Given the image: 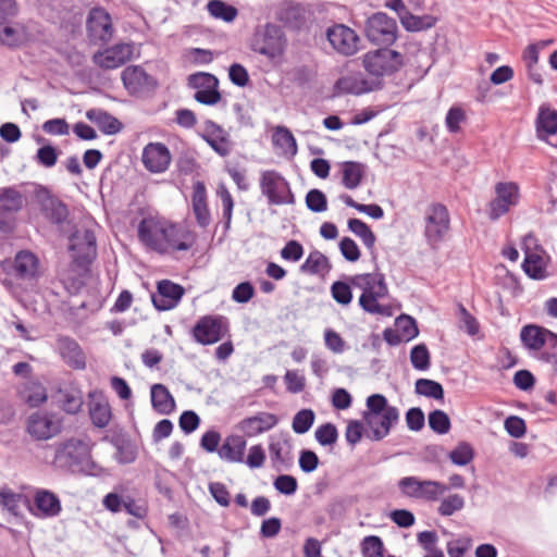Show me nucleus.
Returning a JSON list of instances; mask_svg holds the SVG:
<instances>
[{
    "instance_id": "obj_59",
    "label": "nucleus",
    "mask_w": 557,
    "mask_h": 557,
    "mask_svg": "<svg viewBox=\"0 0 557 557\" xmlns=\"http://www.w3.org/2000/svg\"><path fill=\"white\" fill-rule=\"evenodd\" d=\"M286 443L281 441L271 442L269 445L270 457L274 465H288L290 461L289 451L285 450Z\"/></svg>"
},
{
    "instance_id": "obj_32",
    "label": "nucleus",
    "mask_w": 557,
    "mask_h": 557,
    "mask_svg": "<svg viewBox=\"0 0 557 557\" xmlns=\"http://www.w3.org/2000/svg\"><path fill=\"white\" fill-rule=\"evenodd\" d=\"M536 134L540 139L557 133V111L547 104H542L535 121Z\"/></svg>"
},
{
    "instance_id": "obj_34",
    "label": "nucleus",
    "mask_w": 557,
    "mask_h": 557,
    "mask_svg": "<svg viewBox=\"0 0 557 557\" xmlns=\"http://www.w3.org/2000/svg\"><path fill=\"white\" fill-rule=\"evenodd\" d=\"M151 405L160 414H170L175 409V400L169 388L157 383L151 386Z\"/></svg>"
},
{
    "instance_id": "obj_51",
    "label": "nucleus",
    "mask_w": 557,
    "mask_h": 557,
    "mask_svg": "<svg viewBox=\"0 0 557 557\" xmlns=\"http://www.w3.org/2000/svg\"><path fill=\"white\" fill-rule=\"evenodd\" d=\"M429 426L437 434L449 432L451 423L448 414L443 410L436 409L429 413Z\"/></svg>"
},
{
    "instance_id": "obj_43",
    "label": "nucleus",
    "mask_w": 557,
    "mask_h": 557,
    "mask_svg": "<svg viewBox=\"0 0 557 557\" xmlns=\"http://www.w3.org/2000/svg\"><path fill=\"white\" fill-rule=\"evenodd\" d=\"M367 410L363 412L362 418L367 424L374 423L373 418H379V414L392 408L388 405L387 398L382 394H372L367 398Z\"/></svg>"
},
{
    "instance_id": "obj_53",
    "label": "nucleus",
    "mask_w": 557,
    "mask_h": 557,
    "mask_svg": "<svg viewBox=\"0 0 557 557\" xmlns=\"http://www.w3.org/2000/svg\"><path fill=\"white\" fill-rule=\"evenodd\" d=\"M410 361L414 369L425 371L430 368V352L424 344L416 345L410 351Z\"/></svg>"
},
{
    "instance_id": "obj_50",
    "label": "nucleus",
    "mask_w": 557,
    "mask_h": 557,
    "mask_svg": "<svg viewBox=\"0 0 557 557\" xmlns=\"http://www.w3.org/2000/svg\"><path fill=\"white\" fill-rule=\"evenodd\" d=\"M396 329L400 335L405 338V342H409L416 338L419 334L416 320L407 314L399 315L396 321Z\"/></svg>"
},
{
    "instance_id": "obj_16",
    "label": "nucleus",
    "mask_w": 557,
    "mask_h": 557,
    "mask_svg": "<svg viewBox=\"0 0 557 557\" xmlns=\"http://www.w3.org/2000/svg\"><path fill=\"white\" fill-rule=\"evenodd\" d=\"M326 37L332 47L341 54L352 55L358 51V35L344 24H335L329 27Z\"/></svg>"
},
{
    "instance_id": "obj_8",
    "label": "nucleus",
    "mask_w": 557,
    "mask_h": 557,
    "mask_svg": "<svg viewBox=\"0 0 557 557\" xmlns=\"http://www.w3.org/2000/svg\"><path fill=\"white\" fill-rule=\"evenodd\" d=\"M171 231L170 222L157 216L144 218L137 227L139 242L149 250L158 253H165V236Z\"/></svg>"
},
{
    "instance_id": "obj_28",
    "label": "nucleus",
    "mask_w": 557,
    "mask_h": 557,
    "mask_svg": "<svg viewBox=\"0 0 557 557\" xmlns=\"http://www.w3.org/2000/svg\"><path fill=\"white\" fill-rule=\"evenodd\" d=\"M399 420V410L396 407L388 408L379 414V418H373L374 423L368 424L371 430L370 438L372 441H382L385 438L392 428Z\"/></svg>"
},
{
    "instance_id": "obj_6",
    "label": "nucleus",
    "mask_w": 557,
    "mask_h": 557,
    "mask_svg": "<svg viewBox=\"0 0 557 557\" xmlns=\"http://www.w3.org/2000/svg\"><path fill=\"white\" fill-rule=\"evenodd\" d=\"M363 67L372 76L371 78H381L383 76L396 73L404 64L401 53L388 49H377L369 51L363 55Z\"/></svg>"
},
{
    "instance_id": "obj_33",
    "label": "nucleus",
    "mask_w": 557,
    "mask_h": 557,
    "mask_svg": "<svg viewBox=\"0 0 557 557\" xmlns=\"http://www.w3.org/2000/svg\"><path fill=\"white\" fill-rule=\"evenodd\" d=\"M86 117L94 122L106 135H114L122 131L123 124L112 114L102 109H90Z\"/></svg>"
},
{
    "instance_id": "obj_27",
    "label": "nucleus",
    "mask_w": 557,
    "mask_h": 557,
    "mask_svg": "<svg viewBox=\"0 0 557 557\" xmlns=\"http://www.w3.org/2000/svg\"><path fill=\"white\" fill-rule=\"evenodd\" d=\"M170 228L165 236V253L170 250L187 251L194 246L196 242L194 233L173 223H170Z\"/></svg>"
},
{
    "instance_id": "obj_57",
    "label": "nucleus",
    "mask_w": 557,
    "mask_h": 557,
    "mask_svg": "<svg viewBox=\"0 0 557 557\" xmlns=\"http://www.w3.org/2000/svg\"><path fill=\"white\" fill-rule=\"evenodd\" d=\"M306 205L312 212H323L327 209V199L320 189H311L306 195Z\"/></svg>"
},
{
    "instance_id": "obj_20",
    "label": "nucleus",
    "mask_w": 557,
    "mask_h": 557,
    "mask_svg": "<svg viewBox=\"0 0 557 557\" xmlns=\"http://www.w3.org/2000/svg\"><path fill=\"white\" fill-rule=\"evenodd\" d=\"M121 78L131 95H143L156 86V81L141 66L129 65L122 71Z\"/></svg>"
},
{
    "instance_id": "obj_47",
    "label": "nucleus",
    "mask_w": 557,
    "mask_h": 557,
    "mask_svg": "<svg viewBox=\"0 0 557 557\" xmlns=\"http://www.w3.org/2000/svg\"><path fill=\"white\" fill-rule=\"evenodd\" d=\"M416 393L436 400L444 399V388L442 384L430 379H419L416 382Z\"/></svg>"
},
{
    "instance_id": "obj_63",
    "label": "nucleus",
    "mask_w": 557,
    "mask_h": 557,
    "mask_svg": "<svg viewBox=\"0 0 557 557\" xmlns=\"http://www.w3.org/2000/svg\"><path fill=\"white\" fill-rule=\"evenodd\" d=\"M200 424L199 416L193 410H186L182 412L178 419V425L181 430L186 433H193Z\"/></svg>"
},
{
    "instance_id": "obj_15",
    "label": "nucleus",
    "mask_w": 557,
    "mask_h": 557,
    "mask_svg": "<svg viewBox=\"0 0 557 557\" xmlns=\"http://www.w3.org/2000/svg\"><path fill=\"white\" fill-rule=\"evenodd\" d=\"M383 87L381 78H367L361 73L346 75L338 78L335 83L337 94L362 95L379 90Z\"/></svg>"
},
{
    "instance_id": "obj_22",
    "label": "nucleus",
    "mask_w": 557,
    "mask_h": 557,
    "mask_svg": "<svg viewBox=\"0 0 557 557\" xmlns=\"http://www.w3.org/2000/svg\"><path fill=\"white\" fill-rule=\"evenodd\" d=\"M184 292L180 284L163 280L158 283L157 294L152 295L151 300L157 310H171L177 306Z\"/></svg>"
},
{
    "instance_id": "obj_2",
    "label": "nucleus",
    "mask_w": 557,
    "mask_h": 557,
    "mask_svg": "<svg viewBox=\"0 0 557 557\" xmlns=\"http://www.w3.org/2000/svg\"><path fill=\"white\" fill-rule=\"evenodd\" d=\"M350 284L362 290L359 297V306L368 313L389 315V309L377 302L388 295L385 276L382 273H363L354 275Z\"/></svg>"
},
{
    "instance_id": "obj_9",
    "label": "nucleus",
    "mask_w": 557,
    "mask_h": 557,
    "mask_svg": "<svg viewBox=\"0 0 557 557\" xmlns=\"http://www.w3.org/2000/svg\"><path fill=\"white\" fill-rule=\"evenodd\" d=\"M260 189L269 205H294L295 196L289 183L276 171H264L260 177Z\"/></svg>"
},
{
    "instance_id": "obj_5",
    "label": "nucleus",
    "mask_w": 557,
    "mask_h": 557,
    "mask_svg": "<svg viewBox=\"0 0 557 557\" xmlns=\"http://www.w3.org/2000/svg\"><path fill=\"white\" fill-rule=\"evenodd\" d=\"M450 227V216L446 206L431 203L424 215V237L432 249H437Z\"/></svg>"
},
{
    "instance_id": "obj_42",
    "label": "nucleus",
    "mask_w": 557,
    "mask_h": 557,
    "mask_svg": "<svg viewBox=\"0 0 557 557\" xmlns=\"http://www.w3.org/2000/svg\"><path fill=\"white\" fill-rule=\"evenodd\" d=\"M522 270L532 280H544L547 277L546 264L539 252L524 256Z\"/></svg>"
},
{
    "instance_id": "obj_61",
    "label": "nucleus",
    "mask_w": 557,
    "mask_h": 557,
    "mask_svg": "<svg viewBox=\"0 0 557 557\" xmlns=\"http://www.w3.org/2000/svg\"><path fill=\"white\" fill-rule=\"evenodd\" d=\"M273 485L278 493L284 495H293L298 488V482L296 478L289 474L278 475L274 480Z\"/></svg>"
},
{
    "instance_id": "obj_12",
    "label": "nucleus",
    "mask_w": 557,
    "mask_h": 557,
    "mask_svg": "<svg viewBox=\"0 0 557 557\" xmlns=\"http://www.w3.org/2000/svg\"><path fill=\"white\" fill-rule=\"evenodd\" d=\"M87 36L92 44H107L113 36V25L109 12L102 7L89 10L86 20Z\"/></svg>"
},
{
    "instance_id": "obj_3",
    "label": "nucleus",
    "mask_w": 557,
    "mask_h": 557,
    "mask_svg": "<svg viewBox=\"0 0 557 557\" xmlns=\"http://www.w3.org/2000/svg\"><path fill=\"white\" fill-rule=\"evenodd\" d=\"M286 45L287 40L282 27L273 23H267L255 29L250 49L273 61L284 54Z\"/></svg>"
},
{
    "instance_id": "obj_39",
    "label": "nucleus",
    "mask_w": 557,
    "mask_h": 557,
    "mask_svg": "<svg viewBox=\"0 0 557 557\" xmlns=\"http://www.w3.org/2000/svg\"><path fill=\"white\" fill-rule=\"evenodd\" d=\"M58 392L61 395V407L66 413L76 414L81 411L84 399L83 392L78 387H62Z\"/></svg>"
},
{
    "instance_id": "obj_44",
    "label": "nucleus",
    "mask_w": 557,
    "mask_h": 557,
    "mask_svg": "<svg viewBox=\"0 0 557 557\" xmlns=\"http://www.w3.org/2000/svg\"><path fill=\"white\" fill-rule=\"evenodd\" d=\"M111 442L116 449L115 459L119 463L127 465L136 460L137 448L131 440L114 437Z\"/></svg>"
},
{
    "instance_id": "obj_19",
    "label": "nucleus",
    "mask_w": 557,
    "mask_h": 557,
    "mask_svg": "<svg viewBox=\"0 0 557 557\" xmlns=\"http://www.w3.org/2000/svg\"><path fill=\"white\" fill-rule=\"evenodd\" d=\"M55 348L61 359L74 370L86 369V355L76 339L67 335H59L55 339Z\"/></svg>"
},
{
    "instance_id": "obj_7",
    "label": "nucleus",
    "mask_w": 557,
    "mask_h": 557,
    "mask_svg": "<svg viewBox=\"0 0 557 557\" xmlns=\"http://www.w3.org/2000/svg\"><path fill=\"white\" fill-rule=\"evenodd\" d=\"M230 334V321L222 314H207L198 319L191 329V336L196 343L212 345Z\"/></svg>"
},
{
    "instance_id": "obj_45",
    "label": "nucleus",
    "mask_w": 557,
    "mask_h": 557,
    "mask_svg": "<svg viewBox=\"0 0 557 557\" xmlns=\"http://www.w3.org/2000/svg\"><path fill=\"white\" fill-rule=\"evenodd\" d=\"M207 9L211 16L227 23L233 22L238 14L235 7L222 0H210L207 4Z\"/></svg>"
},
{
    "instance_id": "obj_55",
    "label": "nucleus",
    "mask_w": 557,
    "mask_h": 557,
    "mask_svg": "<svg viewBox=\"0 0 557 557\" xmlns=\"http://www.w3.org/2000/svg\"><path fill=\"white\" fill-rule=\"evenodd\" d=\"M315 440L322 446H331L336 443L338 438V432L336 426L331 423H324L315 430Z\"/></svg>"
},
{
    "instance_id": "obj_48",
    "label": "nucleus",
    "mask_w": 557,
    "mask_h": 557,
    "mask_svg": "<svg viewBox=\"0 0 557 557\" xmlns=\"http://www.w3.org/2000/svg\"><path fill=\"white\" fill-rule=\"evenodd\" d=\"M315 414L312 409H301L293 418L292 429L296 434L307 433L314 423Z\"/></svg>"
},
{
    "instance_id": "obj_38",
    "label": "nucleus",
    "mask_w": 557,
    "mask_h": 557,
    "mask_svg": "<svg viewBox=\"0 0 557 557\" xmlns=\"http://www.w3.org/2000/svg\"><path fill=\"white\" fill-rule=\"evenodd\" d=\"M342 168V184L347 189H356L363 176L366 166L357 161H345L341 164Z\"/></svg>"
},
{
    "instance_id": "obj_52",
    "label": "nucleus",
    "mask_w": 557,
    "mask_h": 557,
    "mask_svg": "<svg viewBox=\"0 0 557 557\" xmlns=\"http://www.w3.org/2000/svg\"><path fill=\"white\" fill-rule=\"evenodd\" d=\"M465 504V498L461 495L451 494L441 502L437 512L443 517H449L463 509Z\"/></svg>"
},
{
    "instance_id": "obj_11",
    "label": "nucleus",
    "mask_w": 557,
    "mask_h": 557,
    "mask_svg": "<svg viewBox=\"0 0 557 557\" xmlns=\"http://www.w3.org/2000/svg\"><path fill=\"white\" fill-rule=\"evenodd\" d=\"M36 199L45 219L55 225L60 232H63L64 225L70 224V211L67 206L57 196L52 195L46 187H41L37 190Z\"/></svg>"
},
{
    "instance_id": "obj_37",
    "label": "nucleus",
    "mask_w": 557,
    "mask_h": 557,
    "mask_svg": "<svg viewBox=\"0 0 557 557\" xmlns=\"http://www.w3.org/2000/svg\"><path fill=\"white\" fill-rule=\"evenodd\" d=\"M547 329L536 325H524L520 331V339L523 346L530 350H540L545 344Z\"/></svg>"
},
{
    "instance_id": "obj_35",
    "label": "nucleus",
    "mask_w": 557,
    "mask_h": 557,
    "mask_svg": "<svg viewBox=\"0 0 557 557\" xmlns=\"http://www.w3.org/2000/svg\"><path fill=\"white\" fill-rule=\"evenodd\" d=\"M25 197L16 187L0 188V211L17 213L24 207Z\"/></svg>"
},
{
    "instance_id": "obj_58",
    "label": "nucleus",
    "mask_w": 557,
    "mask_h": 557,
    "mask_svg": "<svg viewBox=\"0 0 557 557\" xmlns=\"http://www.w3.org/2000/svg\"><path fill=\"white\" fill-rule=\"evenodd\" d=\"M331 294L334 300L343 306H347L351 302V288L350 285L345 282H334L331 286Z\"/></svg>"
},
{
    "instance_id": "obj_64",
    "label": "nucleus",
    "mask_w": 557,
    "mask_h": 557,
    "mask_svg": "<svg viewBox=\"0 0 557 557\" xmlns=\"http://www.w3.org/2000/svg\"><path fill=\"white\" fill-rule=\"evenodd\" d=\"M315 77V72L307 65H300L292 71V81L299 87L310 84Z\"/></svg>"
},
{
    "instance_id": "obj_46",
    "label": "nucleus",
    "mask_w": 557,
    "mask_h": 557,
    "mask_svg": "<svg viewBox=\"0 0 557 557\" xmlns=\"http://www.w3.org/2000/svg\"><path fill=\"white\" fill-rule=\"evenodd\" d=\"M348 228L362 240L368 249L374 248L376 237L367 223L360 219L352 218L348 220Z\"/></svg>"
},
{
    "instance_id": "obj_62",
    "label": "nucleus",
    "mask_w": 557,
    "mask_h": 557,
    "mask_svg": "<svg viewBox=\"0 0 557 557\" xmlns=\"http://www.w3.org/2000/svg\"><path fill=\"white\" fill-rule=\"evenodd\" d=\"M507 433L515 438H521L527 432L525 421L518 416H509L504 423Z\"/></svg>"
},
{
    "instance_id": "obj_18",
    "label": "nucleus",
    "mask_w": 557,
    "mask_h": 557,
    "mask_svg": "<svg viewBox=\"0 0 557 557\" xmlns=\"http://www.w3.org/2000/svg\"><path fill=\"white\" fill-rule=\"evenodd\" d=\"M141 161L147 171L159 174L169 169L172 156L164 144L149 143L143 149Z\"/></svg>"
},
{
    "instance_id": "obj_36",
    "label": "nucleus",
    "mask_w": 557,
    "mask_h": 557,
    "mask_svg": "<svg viewBox=\"0 0 557 557\" xmlns=\"http://www.w3.org/2000/svg\"><path fill=\"white\" fill-rule=\"evenodd\" d=\"M332 269L329 258L319 250H313L309 253L306 261L300 265V272L310 275L327 274Z\"/></svg>"
},
{
    "instance_id": "obj_17",
    "label": "nucleus",
    "mask_w": 557,
    "mask_h": 557,
    "mask_svg": "<svg viewBox=\"0 0 557 557\" xmlns=\"http://www.w3.org/2000/svg\"><path fill=\"white\" fill-rule=\"evenodd\" d=\"M399 486L414 485L412 491H407L406 495L414 498H423L430 502H435L448 491L449 486L446 484L432 481V480H419L416 476H406L399 481Z\"/></svg>"
},
{
    "instance_id": "obj_24",
    "label": "nucleus",
    "mask_w": 557,
    "mask_h": 557,
    "mask_svg": "<svg viewBox=\"0 0 557 557\" xmlns=\"http://www.w3.org/2000/svg\"><path fill=\"white\" fill-rule=\"evenodd\" d=\"M278 423L276 414L261 411L252 417H247L238 423V429L247 437H253L268 432Z\"/></svg>"
},
{
    "instance_id": "obj_10",
    "label": "nucleus",
    "mask_w": 557,
    "mask_h": 557,
    "mask_svg": "<svg viewBox=\"0 0 557 557\" xmlns=\"http://www.w3.org/2000/svg\"><path fill=\"white\" fill-rule=\"evenodd\" d=\"M397 33L396 21L384 12L373 13L364 24L366 37L375 45H393L397 39Z\"/></svg>"
},
{
    "instance_id": "obj_4",
    "label": "nucleus",
    "mask_w": 557,
    "mask_h": 557,
    "mask_svg": "<svg viewBox=\"0 0 557 557\" xmlns=\"http://www.w3.org/2000/svg\"><path fill=\"white\" fill-rule=\"evenodd\" d=\"M69 239V249L73 252L72 267L76 268L81 275H85L97 257L96 235L89 228L76 230Z\"/></svg>"
},
{
    "instance_id": "obj_31",
    "label": "nucleus",
    "mask_w": 557,
    "mask_h": 557,
    "mask_svg": "<svg viewBox=\"0 0 557 557\" xmlns=\"http://www.w3.org/2000/svg\"><path fill=\"white\" fill-rule=\"evenodd\" d=\"M246 444L244 436L228 435L218 450L219 457L228 462H243Z\"/></svg>"
},
{
    "instance_id": "obj_21",
    "label": "nucleus",
    "mask_w": 557,
    "mask_h": 557,
    "mask_svg": "<svg viewBox=\"0 0 557 557\" xmlns=\"http://www.w3.org/2000/svg\"><path fill=\"white\" fill-rule=\"evenodd\" d=\"M133 46L129 44H116L102 52L94 55V62L106 70H113L124 65L132 59Z\"/></svg>"
},
{
    "instance_id": "obj_60",
    "label": "nucleus",
    "mask_w": 557,
    "mask_h": 557,
    "mask_svg": "<svg viewBox=\"0 0 557 557\" xmlns=\"http://www.w3.org/2000/svg\"><path fill=\"white\" fill-rule=\"evenodd\" d=\"M35 160L45 168H52L58 161V149L52 145H45L37 150Z\"/></svg>"
},
{
    "instance_id": "obj_23",
    "label": "nucleus",
    "mask_w": 557,
    "mask_h": 557,
    "mask_svg": "<svg viewBox=\"0 0 557 557\" xmlns=\"http://www.w3.org/2000/svg\"><path fill=\"white\" fill-rule=\"evenodd\" d=\"M27 432L35 440H49L60 432V423L50 414L36 412L28 418Z\"/></svg>"
},
{
    "instance_id": "obj_13",
    "label": "nucleus",
    "mask_w": 557,
    "mask_h": 557,
    "mask_svg": "<svg viewBox=\"0 0 557 557\" xmlns=\"http://www.w3.org/2000/svg\"><path fill=\"white\" fill-rule=\"evenodd\" d=\"M188 86L197 90L194 98L201 104L214 106L221 100L219 79L211 73L198 72L190 74Z\"/></svg>"
},
{
    "instance_id": "obj_56",
    "label": "nucleus",
    "mask_w": 557,
    "mask_h": 557,
    "mask_svg": "<svg viewBox=\"0 0 557 557\" xmlns=\"http://www.w3.org/2000/svg\"><path fill=\"white\" fill-rule=\"evenodd\" d=\"M23 41L22 33L10 25L0 23V42L8 47H18Z\"/></svg>"
},
{
    "instance_id": "obj_1",
    "label": "nucleus",
    "mask_w": 557,
    "mask_h": 557,
    "mask_svg": "<svg viewBox=\"0 0 557 557\" xmlns=\"http://www.w3.org/2000/svg\"><path fill=\"white\" fill-rule=\"evenodd\" d=\"M52 463L57 469L70 473L96 475L100 470V467L91 458V448L88 442L77 437L54 444Z\"/></svg>"
},
{
    "instance_id": "obj_29",
    "label": "nucleus",
    "mask_w": 557,
    "mask_h": 557,
    "mask_svg": "<svg viewBox=\"0 0 557 557\" xmlns=\"http://www.w3.org/2000/svg\"><path fill=\"white\" fill-rule=\"evenodd\" d=\"M89 416L92 424L99 429L106 428L111 420V408L109 403L99 393L90 392Z\"/></svg>"
},
{
    "instance_id": "obj_14",
    "label": "nucleus",
    "mask_w": 557,
    "mask_h": 557,
    "mask_svg": "<svg viewBox=\"0 0 557 557\" xmlns=\"http://www.w3.org/2000/svg\"><path fill=\"white\" fill-rule=\"evenodd\" d=\"M495 193L496 197L488 203V218L492 221L505 215L519 201V188L512 182L497 183Z\"/></svg>"
},
{
    "instance_id": "obj_49",
    "label": "nucleus",
    "mask_w": 557,
    "mask_h": 557,
    "mask_svg": "<svg viewBox=\"0 0 557 557\" xmlns=\"http://www.w3.org/2000/svg\"><path fill=\"white\" fill-rule=\"evenodd\" d=\"M474 458V450L467 442H460L450 453L449 459L456 466H466Z\"/></svg>"
},
{
    "instance_id": "obj_40",
    "label": "nucleus",
    "mask_w": 557,
    "mask_h": 557,
    "mask_svg": "<svg viewBox=\"0 0 557 557\" xmlns=\"http://www.w3.org/2000/svg\"><path fill=\"white\" fill-rule=\"evenodd\" d=\"M35 504L38 510H40L46 517H55L62 509L58 496L46 490H41L36 493Z\"/></svg>"
},
{
    "instance_id": "obj_25",
    "label": "nucleus",
    "mask_w": 557,
    "mask_h": 557,
    "mask_svg": "<svg viewBox=\"0 0 557 557\" xmlns=\"http://www.w3.org/2000/svg\"><path fill=\"white\" fill-rule=\"evenodd\" d=\"M202 138L221 157H227L232 151L228 135L213 121L206 122V134Z\"/></svg>"
},
{
    "instance_id": "obj_54",
    "label": "nucleus",
    "mask_w": 557,
    "mask_h": 557,
    "mask_svg": "<svg viewBox=\"0 0 557 557\" xmlns=\"http://www.w3.org/2000/svg\"><path fill=\"white\" fill-rule=\"evenodd\" d=\"M361 552L363 557H384L383 541L376 535H369L362 541Z\"/></svg>"
},
{
    "instance_id": "obj_26",
    "label": "nucleus",
    "mask_w": 557,
    "mask_h": 557,
    "mask_svg": "<svg viewBox=\"0 0 557 557\" xmlns=\"http://www.w3.org/2000/svg\"><path fill=\"white\" fill-rule=\"evenodd\" d=\"M193 212L197 224L206 228L211 222V214L207 203V190L202 182H196L191 196Z\"/></svg>"
},
{
    "instance_id": "obj_41",
    "label": "nucleus",
    "mask_w": 557,
    "mask_h": 557,
    "mask_svg": "<svg viewBox=\"0 0 557 557\" xmlns=\"http://www.w3.org/2000/svg\"><path fill=\"white\" fill-rule=\"evenodd\" d=\"M437 22V18L433 15H422L418 16L409 11H405L404 14H400V23L404 28L408 32H421L432 28Z\"/></svg>"
},
{
    "instance_id": "obj_30",
    "label": "nucleus",
    "mask_w": 557,
    "mask_h": 557,
    "mask_svg": "<svg viewBox=\"0 0 557 557\" xmlns=\"http://www.w3.org/2000/svg\"><path fill=\"white\" fill-rule=\"evenodd\" d=\"M39 260L30 251L23 250L17 252L14 259V275L20 280H33L38 274Z\"/></svg>"
}]
</instances>
